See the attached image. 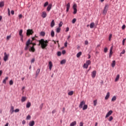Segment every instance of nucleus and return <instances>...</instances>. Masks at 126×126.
<instances>
[{
	"instance_id": "4be33fe9",
	"label": "nucleus",
	"mask_w": 126,
	"mask_h": 126,
	"mask_svg": "<svg viewBox=\"0 0 126 126\" xmlns=\"http://www.w3.org/2000/svg\"><path fill=\"white\" fill-rule=\"evenodd\" d=\"M76 126V121H74L72 122L70 125V126Z\"/></svg>"
},
{
	"instance_id": "f8f14e48",
	"label": "nucleus",
	"mask_w": 126,
	"mask_h": 126,
	"mask_svg": "<svg viewBox=\"0 0 126 126\" xmlns=\"http://www.w3.org/2000/svg\"><path fill=\"white\" fill-rule=\"evenodd\" d=\"M70 8V3H68L66 5V12H68V11L69 10V8Z\"/></svg>"
},
{
	"instance_id": "f257e3e1",
	"label": "nucleus",
	"mask_w": 126,
	"mask_h": 126,
	"mask_svg": "<svg viewBox=\"0 0 126 126\" xmlns=\"http://www.w3.org/2000/svg\"><path fill=\"white\" fill-rule=\"evenodd\" d=\"M37 42H39V43L38 44V46H40L41 45V48H42L43 49H46L47 47H48V44H49V41L42 38L40 40H37Z\"/></svg>"
},
{
	"instance_id": "a878e982",
	"label": "nucleus",
	"mask_w": 126,
	"mask_h": 126,
	"mask_svg": "<svg viewBox=\"0 0 126 126\" xmlns=\"http://www.w3.org/2000/svg\"><path fill=\"white\" fill-rule=\"evenodd\" d=\"M87 108H88V105L85 104L83 107V110H87Z\"/></svg>"
},
{
	"instance_id": "58836bf2",
	"label": "nucleus",
	"mask_w": 126,
	"mask_h": 126,
	"mask_svg": "<svg viewBox=\"0 0 126 126\" xmlns=\"http://www.w3.org/2000/svg\"><path fill=\"white\" fill-rule=\"evenodd\" d=\"M30 44H32V42H30V39H28L27 42H26V45H30Z\"/></svg>"
},
{
	"instance_id": "a211bd4d",
	"label": "nucleus",
	"mask_w": 126,
	"mask_h": 126,
	"mask_svg": "<svg viewBox=\"0 0 126 126\" xmlns=\"http://www.w3.org/2000/svg\"><path fill=\"white\" fill-rule=\"evenodd\" d=\"M8 80V77H6L5 79L3 80L2 83L4 84H6V80Z\"/></svg>"
},
{
	"instance_id": "7ed1b4c3",
	"label": "nucleus",
	"mask_w": 126,
	"mask_h": 126,
	"mask_svg": "<svg viewBox=\"0 0 126 126\" xmlns=\"http://www.w3.org/2000/svg\"><path fill=\"white\" fill-rule=\"evenodd\" d=\"M9 57V54H7L6 52L4 53V58H3V61L4 62H6L7 61H8V57Z\"/></svg>"
},
{
	"instance_id": "39448f33",
	"label": "nucleus",
	"mask_w": 126,
	"mask_h": 126,
	"mask_svg": "<svg viewBox=\"0 0 126 126\" xmlns=\"http://www.w3.org/2000/svg\"><path fill=\"white\" fill-rule=\"evenodd\" d=\"M34 33V32L33 31V30H27V36H30V35H32Z\"/></svg>"
},
{
	"instance_id": "3c124183",
	"label": "nucleus",
	"mask_w": 126,
	"mask_h": 126,
	"mask_svg": "<svg viewBox=\"0 0 126 126\" xmlns=\"http://www.w3.org/2000/svg\"><path fill=\"white\" fill-rule=\"evenodd\" d=\"M122 30H125L126 29V25H123L122 27Z\"/></svg>"
},
{
	"instance_id": "f03ea898",
	"label": "nucleus",
	"mask_w": 126,
	"mask_h": 126,
	"mask_svg": "<svg viewBox=\"0 0 126 126\" xmlns=\"http://www.w3.org/2000/svg\"><path fill=\"white\" fill-rule=\"evenodd\" d=\"M109 6H110V5L108 4H106L104 7V8L102 11V14L103 15H106V14H107V12L108 11V9L109 8Z\"/></svg>"
},
{
	"instance_id": "c756f323",
	"label": "nucleus",
	"mask_w": 126,
	"mask_h": 126,
	"mask_svg": "<svg viewBox=\"0 0 126 126\" xmlns=\"http://www.w3.org/2000/svg\"><path fill=\"white\" fill-rule=\"evenodd\" d=\"M68 95H69V96H72V95H73V91H71L70 92H69L68 93Z\"/></svg>"
},
{
	"instance_id": "6e6552de",
	"label": "nucleus",
	"mask_w": 126,
	"mask_h": 126,
	"mask_svg": "<svg viewBox=\"0 0 126 126\" xmlns=\"http://www.w3.org/2000/svg\"><path fill=\"white\" fill-rule=\"evenodd\" d=\"M112 114H113V110H110L105 116V118H109Z\"/></svg>"
},
{
	"instance_id": "412c9836",
	"label": "nucleus",
	"mask_w": 126,
	"mask_h": 126,
	"mask_svg": "<svg viewBox=\"0 0 126 126\" xmlns=\"http://www.w3.org/2000/svg\"><path fill=\"white\" fill-rule=\"evenodd\" d=\"M31 107V102H28L26 105V108H30Z\"/></svg>"
},
{
	"instance_id": "b1692460",
	"label": "nucleus",
	"mask_w": 126,
	"mask_h": 126,
	"mask_svg": "<svg viewBox=\"0 0 126 126\" xmlns=\"http://www.w3.org/2000/svg\"><path fill=\"white\" fill-rule=\"evenodd\" d=\"M81 55H82V52L80 51L79 53L77 54V55H76L77 58H79L80 56H81Z\"/></svg>"
},
{
	"instance_id": "5fc2aeb1",
	"label": "nucleus",
	"mask_w": 126,
	"mask_h": 126,
	"mask_svg": "<svg viewBox=\"0 0 126 126\" xmlns=\"http://www.w3.org/2000/svg\"><path fill=\"white\" fill-rule=\"evenodd\" d=\"M30 119H31V116L30 115H28V116L27 117L26 119L27 120H30Z\"/></svg>"
},
{
	"instance_id": "c03bdc74",
	"label": "nucleus",
	"mask_w": 126,
	"mask_h": 126,
	"mask_svg": "<svg viewBox=\"0 0 126 126\" xmlns=\"http://www.w3.org/2000/svg\"><path fill=\"white\" fill-rule=\"evenodd\" d=\"M49 5V2L48 1H46L44 4V7H46V6H47V5Z\"/></svg>"
},
{
	"instance_id": "6ab92c4d",
	"label": "nucleus",
	"mask_w": 126,
	"mask_h": 126,
	"mask_svg": "<svg viewBox=\"0 0 126 126\" xmlns=\"http://www.w3.org/2000/svg\"><path fill=\"white\" fill-rule=\"evenodd\" d=\"M119 79H120V74H118L117 75L116 78H115V82H117V81H118Z\"/></svg>"
},
{
	"instance_id": "0e129e2a",
	"label": "nucleus",
	"mask_w": 126,
	"mask_h": 126,
	"mask_svg": "<svg viewBox=\"0 0 126 126\" xmlns=\"http://www.w3.org/2000/svg\"><path fill=\"white\" fill-rule=\"evenodd\" d=\"M11 13L12 15H13L14 14V10H11Z\"/></svg>"
},
{
	"instance_id": "2f4dec72",
	"label": "nucleus",
	"mask_w": 126,
	"mask_h": 126,
	"mask_svg": "<svg viewBox=\"0 0 126 126\" xmlns=\"http://www.w3.org/2000/svg\"><path fill=\"white\" fill-rule=\"evenodd\" d=\"M40 34V36H45V35H46V32H41Z\"/></svg>"
},
{
	"instance_id": "c85d7f7f",
	"label": "nucleus",
	"mask_w": 126,
	"mask_h": 126,
	"mask_svg": "<svg viewBox=\"0 0 126 126\" xmlns=\"http://www.w3.org/2000/svg\"><path fill=\"white\" fill-rule=\"evenodd\" d=\"M23 30H20V31H19V35H20V36H23V35L22 34V33H23Z\"/></svg>"
},
{
	"instance_id": "e2e57ef3",
	"label": "nucleus",
	"mask_w": 126,
	"mask_h": 126,
	"mask_svg": "<svg viewBox=\"0 0 126 126\" xmlns=\"http://www.w3.org/2000/svg\"><path fill=\"white\" fill-rule=\"evenodd\" d=\"M84 123L83 122H81L80 123V126H83Z\"/></svg>"
},
{
	"instance_id": "72a5a7b5",
	"label": "nucleus",
	"mask_w": 126,
	"mask_h": 126,
	"mask_svg": "<svg viewBox=\"0 0 126 126\" xmlns=\"http://www.w3.org/2000/svg\"><path fill=\"white\" fill-rule=\"evenodd\" d=\"M10 111H12V113H11V114H12L13 112H14V107L11 106Z\"/></svg>"
},
{
	"instance_id": "dca6fc26",
	"label": "nucleus",
	"mask_w": 126,
	"mask_h": 126,
	"mask_svg": "<svg viewBox=\"0 0 126 126\" xmlns=\"http://www.w3.org/2000/svg\"><path fill=\"white\" fill-rule=\"evenodd\" d=\"M52 4H50L48 6V7H47V10L48 11H50V10H51V9L52 8Z\"/></svg>"
},
{
	"instance_id": "f3484780",
	"label": "nucleus",
	"mask_w": 126,
	"mask_h": 126,
	"mask_svg": "<svg viewBox=\"0 0 126 126\" xmlns=\"http://www.w3.org/2000/svg\"><path fill=\"white\" fill-rule=\"evenodd\" d=\"M109 97H110V92H108L107 93L106 96L105 97V100H108V99H109Z\"/></svg>"
},
{
	"instance_id": "bb28decb",
	"label": "nucleus",
	"mask_w": 126,
	"mask_h": 126,
	"mask_svg": "<svg viewBox=\"0 0 126 126\" xmlns=\"http://www.w3.org/2000/svg\"><path fill=\"white\" fill-rule=\"evenodd\" d=\"M30 47V45L26 44V46L25 47V51H27V50H28V49H29Z\"/></svg>"
},
{
	"instance_id": "4c0bfd02",
	"label": "nucleus",
	"mask_w": 126,
	"mask_h": 126,
	"mask_svg": "<svg viewBox=\"0 0 126 126\" xmlns=\"http://www.w3.org/2000/svg\"><path fill=\"white\" fill-rule=\"evenodd\" d=\"M84 68H88V65L86 63H84L83 65Z\"/></svg>"
},
{
	"instance_id": "09e8293b",
	"label": "nucleus",
	"mask_w": 126,
	"mask_h": 126,
	"mask_svg": "<svg viewBox=\"0 0 126 126\" xmlns=\"http://www.w3.org/2000/svg\"><path fill=\"white\" fill-rule=\"evenodd\" d=\"M9 84H10V85H13V81H12V80H11L9 81Z\"/></svg>"
},
{
	"instance_id": "aec40b11",
	"label": "nucleus",
	"mask_w": 126,
	"mask_h": 126,
	"mask_svg": "<svg viewBox=\"0 0 126 126\" xmlns=\"http://www.w3.org/2000/svg\"><path fill=\"white\" fill-rule=\"evenodd\" d=\"M94 25H95V23H94V22L91 23L90 25V28L91 29L94 28Z\"/></svg>"
},
{
	"instance_id": "9b49d317",
	"label": "nucleus",
	"mask_w": 126,
	"mask_h": 126,
	"mask_svg": "<svg viewBox=\"0 0 126 126\" xmlns=\"http://www.w3.org/2000/svg\"><path fill=\"white\" fill-rule=\"evenodd\" d=\"M41 17L42 18H46L47 17V13L46 11H43L42 13Z\"/></svg>"
},
{
	"instance_id": "864d4df0",
	"label": "nucleus",
	"mask_w": 126,
	"mask_h": 126,
	"mask_svg": "<svg viewBox=\"0 0 126 126\" xmlns=\"http://www.w3.org/2000/svg\"><path fill=\"white\" fill-rule=\"evenodd\" d=\"M43 106H44V103H41V104L40 106V110H42V109L43 108Z\"/></svg>"
},
{
	"instance_id": "4d7b16f0",
	"label": "nucleus",
	"mask_w": 126,
	"mask_h": 126,
	"mask_svg": "<svg viewBox=\"0 0 126 126\" xmlns=\"http://www.w3.org/2000/svg\"><path fill=\"white\" fill-rule=\"evenodd\" d=\"M11 38V35H8L6 37L7 40H9Z\"/></svg>"
},
{
	"instance_id": "79ce46f5",
	"label": "nucleus",
	"mask_w": 126,
	"mask_h": 126,
	"mask_svg": "<svg viewBox=\"0 0 126 126\" xmlns=\"http://www.w3.org/2000/svg\"><path fill=\"white\" fill-rule=\"evenodd\" d=\"M97 105V100H94V106H96Z\"/></svg>"
},
{
	"instance_id": "69168bd1",
	"label": "nucleus",
	"mask_w": 126,
	"mask_h": 126,
	"mask_svg": "<svg viewBox=\"0 0 126 126\" xmlns=\"http://www.w3.org/2000/svg\"><path fill=\"white\" fill-rule=\"evenodd\" d=\"M65 53H66L65 50H63V51H62V54H63V55L65 54Z\"/></svg>"
},
{
	"instance_id": "a19ab883",
	"label": "nucleus",
	"mask_w": 126,
	"mask_h": 126,
	"mask_svg": "<svg viewBox=\"0 0 126 126\" xmlns=\"http://www.w3.org/2000/svg\"><path fill=\"white\" fill-rule=\"evenodd\" d=\"M116 99H117V97H116V96H114L112 97L111 101H116Z\"/></svg>"
},
{
	"instance_id": "9d476101",
	"label": "nucleus",
	"mask_w": 126,
	"mask_h": 126,
	"mask_svg": "<svg viewBox=\"0 0 126 126\" xmlns=\"http://www.w3.org/2000/svg\"><path fill=\"white\" fill-rule=\"evenodd\" d=\"M83 105H85V101H82L80 102V104L79 105V108H80V109L83 108Z\"/></svg>"
},
{
	"instance_id": "423d86ee",
	"label": "nucleus",
	"mask_w": 126,
	"mask_h": 126,
	"mask_svg": "<svg viewBox=\"0 0 126 126\" xmlns=\"http://www.w3.org/2000/svg\"><path fill=\"white\" fill-rule=\"evenodd\" d=\"M29 52H32V53H34V52L36 51V49H35L34 46H32L29 49Z\"/></svg>"
},
{
	"instance_id": "ddd939ff",
	"label": "nucleus",
	"mask_w": 126,
	"mask_h": 126,
	"mask_svg": "<svg viewBox=\"0 0 126 126\" xmlns=\"http://www.w3.org/2000/svg\"><path fill=\"white\" fill-rule=\"evenodd\" d=\"M35 125V121H32L29 122V126H34Z\"/></svg>"
},
{
	"instance_id": "cd10ccee",
	"label": "nucleus",
	"mask_w": 126,
	"mask_h": 126,
	"mask_svg": "<svg viewBox=\"0 0 126 126\" xmlns=\"http://www.w3.org/2000/svg\"><path fill=\"white\" fill-rule=\"evenodd\" d=\"M86 64H87L88 66H89L90 64H91V61L90 60L87 61Z\"/></svg>"
},
{
	"instance_id": "20e7f679",
	"label": "nucleus",
	"mask_w": 126,
	"mask_h": 126,
	"mask_svg": "<svg viewBox=\"0 0 126 126\" xmlns=\"http://www.w3.org/2000/svg\"><path fill=\"white\" fill-rule=\"evenodd\" d=\"M77 7V5L76 4H74L73 5V9L74 10V11L73 12V14H76L77 13V9L76 8Z\"/></svg>"
},
{
	"instance_id": "e433bc0d",
	"label": "nucleus",
	"mask_w": 126,
	"mask_h": 126,
	"mask_svg": "<svg viewBox=\"0 0 126 126\" xmlns=\"http://www.w3.org/2000/svg\"><path fill=\"white\" fill-rule=\"evenodd\" d=\"M56 32L57 33H60L61 32V28L60 27L57 28Z\"/></svg>"
},
{
	"instance_id": "de8ad7c7",
	"label": "nucleus",
	"mask_w": 126,
	"mask_h": 126,
	"mask_svg": "<svg viewBox=\"0 0 126 126\" xmlns=\"http://www.w3.org/2000/svg\"><path fill=\"white\" fill-rule=\"evenodd\" d=\"M104 53H107V52H108V48H107V47L104 48Z\"/></svg>"
},
{
	"instance_id": "0eeeda50",
	"label": "nucleus",
	"mask_w": 126,
	"mask_h": 126,
	"mask_svg": "<svg viewBox=\"0 0 126 126\" xmlns=\"http://www.w3.org/2000/svg\"><path fill=\"white\" fill-rule=\"evenodd\" d=\"M40 69L38 68L36 70V73H35V78H37V77H38V76H39V74H40Z\"/></svg>"
},
{
	"instance_id": "13d9d810",
	"label": "nucleus",
	"mask_w": 126,
	"mask_h": 126,
	"mask_svg": "<svg viewBox=\"0 0 126 126\" xmlns=\"http://www.w3.org/2000/svg\"><path fill=\"white\" fill-rule=\"evenodd\" d=\"M125 42H126V38H125V39H124L123 40L122 44H123V46L125 45Z\"/></svg>"
},
{
	"instance_id": "a18cd8bd",
	"label": "nucleus",
	"mask_w": 126,
	"mask_h": 126,
	"mask_svg": "<svg viewBox=\"0 0 126 126\" xmlns=\"http://www.w3.org/2000/svg\"><path fill=\"white\" fill-rule=\"evenodd\" d=\"M75 22H76V19L74 18V19L72 20V23H73V24H74V23H75Z\"/></svg>"
},
{
	"instance_id": "1a4fd4ad",
	"label": "nucleus",
	"mask_w": 126,
	"mask_h": 126,
	"mask_svg": "<svg viewBox=\"0 0 126 126\" xmlns=\"http://www.w3.org/2000/svg\"><path fill=\"white\" fill-rule=\"evenodd\" d=\"M96 73H97V71H96V70H94L92 72V77L93 78H95V77H96Z\"/></svg>"
},
{
	"instance_id": "c9c22d12",
	"label": "nucleus",
	"mask_w": 126,
	"mask_h": 126,
	"mask_svg": "<svg viewBox=\"0 0 126 126\" xmlns=\"http://www.w3.org/2000/svg\"><path fill=\"white\" fill-rule=\"evenodd\" d=\"M66 62V61H65V60H63L62 61H61V64H64V63H65Z\"/></svg>"
},
{
	"instance_id": "ea45409f",
	"label": "nucleus",
	"mask_w": 126,
	"mask_h": 126,
	"mask_svg": "<svg viewBox=\"0 0 126 126\" xmlns=\"http://www.w3.org/2000/svg\"><path fill=\"white\" fill-rule=\"evenodd\" d=\"M57 56L58 57H61V56H62V52H61V51H58L57 52Z\"/></svg>"
},
{
	"instance_id": "680f3d73",
	"label": "nucleus",
	"mask_w": 126,
	"mask_h": 126,
	"mask_svg": "<svg viewBox=\"0 0 126 126\" xmlns=\"http://www.w3.org/2000/svg\"><path fill=\"white\" fill-rule=\"evenodd\" d=\"M64 47H67V41H66L65 43H64Z\"/></svg>"
},
{
	"instance_id": "8fccbe9b",
	"label": "nucleus",
	"mask_w": 126,
	"mask_h": 126,
	"mask_svg": "<svg viewBox=\"0 0 126 126\" xmlns=\"http://www.w3.org/2000/svg\"><path fill=\"white\" fill-rule=\"evenodd\" d=\"M35 62V58H33L32 60H31V63H33Z\"/></svg>"
},
{
	"instance_id": "37998d69",
	"label": "nucleus",
	"mask_w": 126,
	"mask_h": 126,
	"mask_svg": "<svg viewBox=\"0 0 126 126\" xmlns=\"http://www.w3.org/2000/svg\"><path fill=\"white\" fill-rule=\"evenodd\" d=\"M63 22H60V23L59 24V27H62L63 26Z\"/></svg>"
},
{
	"instance_id": "2eb2a0df",
	"label": "nucleus",
	"mask_w": 126,
	"mask_h": 126,
	"mask_svg": "<svg viewBox=\"0 0 126 126\" xmlns=\"http://www.w3.org/2000/svg\"><path fill=\"white\" fill-rule=\"evenodd\" d=\"M49 69L50 70H52V67H53V63L52 62H49Z\"/></svg>"
},
{
	"instance_id": "473e14b6",
	"label": "nucleus",
	"mask_w": 126,
	"mask_h": 126,
	"mask_svg": "<svg viewBox=\"0 0 126 126\" xmlns=\"http://www.w3.org/2000/svg\"><path fill=\"white\" fill-rule=\"evenodd\" d=\"M3 6H4V2L3 1L0 2V7H3Z\"/></svg>"
},
{
	"instance_id": "49530a36",
	"label": "nucleus",
	"mask_w": 126,
	"mask_h": 126,
	"mask_svg": "<svg viewBox=\"0 0 126 126\" xmlns=\"http://www.w3.org/2000/svg\"><path fill=\"white\" fill-rule=\"evenodd\" d=\"M113 119H114V118H113V116H110V117H109V119L108 121H109V122H112V121H113Z\"/></svg>"
},
{
	"instance_id": "5701e85b",
	"label": "nucleus",
	"mask_w": 126,
	"mask_h": 126,
	"mask_svg": "<svg viewBox=\"0 0 126 126\" xmlns=\"http://www.w3.org/2000/svg\"><path fill=\"white\" fill-rule=\"evenodd\" d=\"M26 101V96H22L21 99V102H25Z\"/></svg>"
},
{
	"instance_id": "f704fd0d",
	"label": "nucleus",
	"mask_w": 126,
	"mask_h": 126,
	"mask_svg": "<svg viewBox=\"0 0 126 126\" xmlns=\"http://www.w3.org/2000/svg\"><path fill=\"white\" fill-rule=\"evenodd\" d=\"M109 54L113 55V46L110 48Z\"/></svg>"
},
{
	"instance_id": "6e6d98bb",
	"label": "nucleus",
	"mask_w": 126,
	"mask_h": 126,
	"mask_svg": "<svg viewBox=\"0 0 126 126\" xmlns=\"http://www.w3.org/2000/svg\"><path fill=\"white\" fill-rule=\"evenodd\" d=\"M112 34H110L109 35V41H110L111 40V39H112Z\"/></svg>"
},
{
	"instance_id": "393cba45",
	"label": "nucleus",
	"mask_w": 126,
	"mask_h": 126,
	"mask_svg": "<svg viewBox=\"0 0 126 126\" xmlns=\"http://www.w3.org/2000/svg\"><path fill=\"white\" fill-rule=\"evenodd\" d=\"M111 65L112 67H115V66L116 65V61H112Z\"/></svg>"
},
{
	"instance_id": "052dcab7",
	"label": "nucleus",
	"mask_w": 126,
	"mask_h": 126,
	"mask_svg": "<svg viewBox=\"0 0 126 126\" xmlns=\"http://www.w3.org/2000/svg\"><path fill=\"white\" fill-rule=\"evenodd\" d=\"M19 19H21L22 18V14L19 15Z\"/></svg>"
},
{
	"instance_id": "bf43d9fd",
	"label": "nucleus",
	"mask_w": 126,
	"mask_h": 126,
	"mask_svg": "<svg viewBox=\"0 0 126 126\" xmlns=\"http://www.w3.org/2000/svg\"><path fill=\"white\" fill-rule=\"evenodd\" d=\"M69 31V28L67 27L65 30V32H68Z\"/></svg>"
},
{
	"instance_id": "774afa93",
	"label": "nucleus",
	"mask_w": 126,
	"mask_h": 126,
	"mask_svg": "<svg viewBox=\"0 0 126 126\" xmlns=\"http://www.w3.org/2000/svg\"><path fill=\"white\" fill-rule=\"evenodd\" d=\"M85 45H88V41L86 40V41H85Z\"/></svg>"
},
{
	"instance_id": "7c9ffc66",
	"label": "nucleus",
	"mask_w": 126,
	"mask_h": 126,
	"mask_svg": "<svg viewBox=\"0 0 126 126\" xmlns=\"http://www.w3.org/2000/svg\"><path fill=\"white\" fill-rule=\"evenodd\" d=\"M51 37H55V32L54 31H52L51 32Z\"/></svg>"
},
{
	"instance_id": "338daca9",
	"label": "nucleus",
	"mask_w": 126,
	"mask_h": 126,
	"mask_svg": "<svg viewBox=\"0 0 126 126\" xmlns=\"http://www.w3.org/2000/svg\"><path fill=\"white\" fill-rule=\"evenodd\" d=\"M56 109H54L52 111V114H55V113H56Z\"/></svg>"
},
{
	"instance_id": "603ef678",
	"label": "nucleus",
	"mask_w": 126,
	"mask_h": 126,
	"mask_svg": "<svg viewBox=\"0 0 126 126\" xmlns=\"http://www.w3.org/2000/svg\"><path fill=\"white\" fill-rule=\"evenodd\" d=\"M14 112L15 113H18V112H19V109H16L15 110H14Z\"/></svg>"
},
{
	"instance_id": "4468645a",
	"label": "nucleus",
	"mask_w": 126,
	"mask_h": 126,
	"mask_svg": "<svg viewBox=\"0 0 126 126\" xmlns=\"http://www.w3.org/2000/svg\"><path fill=\"white\" fill-rule=\"evenodd\" d=\"M50 26L52 28H53V27H54L55 26V20H53L51 21V24H50Z\"/></svg>"
}]
</instances>
